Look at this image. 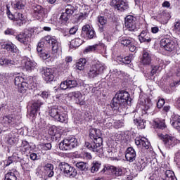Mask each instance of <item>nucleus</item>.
Instances as JSON below:
<instances>
[{
  "instance_id": "obj_55",
  "label": "nucleus",
  "mask_w": 180,
  "mask_h": 180,
  "mask_svg": "<svg viewBox=\"0 0 180 180\" xmlns=\"http://www.w3.org/2000/svg\"><path fill=\"white\" fill-rule=\"evenodd\" d=\"M16 30H14L13 28H7L4 31V34H6V36H14Z\"/></svg>"
},
{
  "instance_id": "obj_6",
  "label": "nucleus",
  "mask_w": 180,
  "mask_h": 180,
  "mask_svg": "<svg viewBox=\"0 0 180 180\" xmlns=\"http://www.w3.org/2000/svg\"><path fill=\"white\" fill-rule=\"evenodd\" d=\"M77 146H78V139L72 136L60 141L59 143V148L60 150H62V151H69V150H71L72 148H75Z\"/></svg>"
},
{
  "instance_id": "obj_8",
  "label": "nucleus",
  "mask_w": 180,
  "mask_h": 180,
  "mask_svg": "<svg viewBox=\"0 0 180 180\" xmlns=\"http://www.w3.org/2000/svg\"><path fill=\"white\" fill-rule=\"evenodd\" d=\"M36 175L45 180L53 178L54 176V165L51 163L46 164L44 166V171L37 172Z\"/></svg>"
},
{
  "instance_id": "obj_43",
  "label": "nucleus",
  "mask_w": 180,
  "mask_h": 180,
  "mask_svg": "<svg viewBox=\"0 0 180 180\" xmlns=\"http://www.w3.org/2000/svg\"><path fill=\"white\" fill-rule=\"evenodd\" d=\"M68 20H70V15L66 13H62L59 18L60 23L61 25H66V23H68Z\"/></svg>"
},
{
  "instance_id": "obj_47",
  "label": "nucleus",
  "mask_w": 180,
  "mask_h": 180,
  "mask_svg": "<svg viewBox=\"0 0 180 180\" xmlns=\"http://www.w3.org/2000/svg\"><path fill=\"white\" fill-rule=\"evenodd\" d=\"M162 70V65L161 63L160 65H152V69L150 72V75L153 77L155 74H157V72H160Z\"/></svg>"
},
{
  "instance_id": "obj_40",
  "label": "nucleus",
  "mask_w": 180,
  "mask_h": 180,
  "mask_svg": "<svg viewBox=\"0 0 180 180\" xmlns=\"http://www.w3.org/2000/svg\"><path fill=\"white\" fill-rule=\"evenodd\" d=\"M51 143H42L38 146L39 150H41L43 154L46 153V151H49V150H51Z\"/></svg>"
},
{
  "instance_id": "obj_15",
  "label": "nucleus",
  "mask_w": 180,
  "mask_h": 180,
  "mask_svg": "<svg viewBox=\"0 0 180 180\" xmlns=\"http://www.w3.org/2000/svg\"><path fill=\"white\" fill-rule=\"evenodd\" d=\"M68 98H74L77 105H85V96L81 91H72L68 94Z\"/></svg>"
},
{
  "instance_id": "obj_18",
  "label": "nucleus",
  "mask_w": 180,
  "mask_h": 180,
  "mask_svg": "<svg viewBox=\"0 0 180 180\" xmlns=\"http://www.w3.org/2000/svg\"><path fill=\"white\" fill-rule=\"evenodd\" d=\"M78 86V82L76 79H67L60 83V89L65 91L66 89H71Z\"/></svg>"
},
{
  "instance_id": "obj_53",
  "label": "nucleus",
  "mask_w": 180,
  "mask_h": 180,
  "mask_svg": "<svg viewBox=\"0 0 180 180\" xmlns=\"http://www.w3.org/2000/svg\"><path fill=\"white\" fill-rule=\"evenodd\" d=\"M21 147L22 151H29L30 150V145L27 141H22Z\"/></svg>"
},
{
  "instance_id": "obj_12",
  "label": "nucleus",
  "mask_w": 180,
  "mask_h": 180,
  "mask_svg": "<svg viewBox=\"0 0 180 180\" xmlns=\"http://www.w3.org/2000/svg\"><path fill=\"white\" fill-rule=\"evenodd\" d=\"M120 43H121L122 46L129 47V49L131 51V53H134V51L137 49V47L136 46V41L131 37H122L120 39Z\"/></svg>"
},
{
  "instance_id": "obj_11",
  "label": "nucleus",
  "mask_w": 180,
  "mask_h": 180,
  "mask_svg": "<svg viewBox=\"0 0 180 180\" xmlns=\"http://www.w3.org/2000/svg\"><path fill=\"white\" fill-rule=\"evenodd\" d=\"M45 41L52 46V51L53 54L58 53L61 50V43L58 41V39L55 36L48 35L44 37Z\"/></svg>"
},
{
  "instance_id": "obj_48",
  "label": "nucleus",
  "mask_w": 180,
  "mask_h": 180,
  "mask_svg": "<svg viewBox=\"0 0 180 180\" xmlns=\"http://www.w3.org/2000/svg\"><path fill=\"white\" fill-rule=\"evenodd\" d=\"M75 12V8L71 5H68L65 8V13H67L69 16H71Z\"/></svg>"
},
{
  "instance_id": "obj_5",
  "label": "nucleus",
  "mask_w": 180,
  "mask_h": 180,
  "mask_svg": "<svg viewBox=\"0 0 180 180\" xmlns=\"http://www.w3.org/2000/svg\"><path fill=\"white\" fill-rule=\"evenodd\" d=\"M105 70H106L105 63H103L101 61H97L90 68L87 75L89 78H96L98 75H102V74L105 72Z\"/></svg>"
},
{
  "instance_id": "obj_36",
  "label": "nucleus",
  "mask_w": 180,
  "mask_h": 180,
  "mask_svg": "<svg viewBox=\"0 0 180 180\" xmlns=\"http://www.w3.org/2000/svg\"><path fill=\"white\" fill-rule=\"evenodd\" d=\"M7 141L11 146H13V144L18 143V137H16V134L15 132H11L8 134Z\"/></svg>"
},
{
  "instance_id": "obj_1",
  "label": "nucleus",
  "mask_w": 180,
  "mask_h": 180,
  "mask_svg": "<svg viewBox=\"0 0 180 180\" xmlns=\"http://www.w3.org/2000/svg\"><path fill=\"white\" fill-rule=\"evenodd\" d=\"M89 136L91 139H94V143H89L86 142L85 143L86 148L90 151L97 153L98 154H106V152L103 151V148L102 147L103 140L102 139V137H101V136H102L101 129L95 128L91 129L89 130Z\"/></svg>"
},
{
  "instance_id": "obj_57",
  "label": "nucleus",
  "mask_w": 180,
  "mask_h": 180,
  "mask_svg": "<svg viewBox=\"0 0 180 180\" xmlns=\"http://www.w3.org/2000/svg\"><path fill=\"white\" fill-rule=\"evenodd\" d=\"M97 47H98V44L89 46L85 49L84 53H91V51H95Z\"/></svg>"
},
{
  "instance_id": "obj_31",
  "label": "nucleus",
  "mask_w": 180,
  "mask_h": 180,
  "mask_svg": "<svg viewBox=\"0 0 180 180\" xmlns=\"http://www.w3.org/2000/svg\"><path fill=\"white\" fill-rule=\"evenodd\" d=\"M171 124L174 129L180 130V116L176 114L172 115Z\"/></svg>"
},
{
  "instance_id": "obj_14",
  "label": "nucleus",
  "mask_w": 180,
  "mask_h": 180,
  "mask_svg": "<svg viewBox=\"0 0 180 180\" xmlns=\"http://www.w3.org/2000/svg\"><path fill=\"white\" fill-rule=\"evenodd\" d=\"M160 46L163 47L166 51H174L177 44L176 41L169 38H163L160 41Z\"/></svg>"
},
{
  "instance_id": "obj_44",
  "label": "nucleus",
  "mask_w": 180,
  "mask_h": 180,
  "mask_svg": "<svg viewBox=\"0 0 180 180\" xmlns=\"http://www.w3.org/2000/svg\"><path fill=\"white\" fill-rule=\"evenodd\" d=\"M86 64V59L85 58H80L79 61L77 63V68L79 71H82L85 68V65Z\"/></svg>"
},
{
  "instance_id": "obj_13",
  "label": "nucleus",
  "mask_w": 180,
  "mask_h": 180,
  "mask_svg": "<svg viewBox=\"0 0 180 180\" xmlns=\"http://www.w3.org/2000/svg\"><path fill=\"white\" fill-rule=\"evenodd\" d=\"M81 37L86 39V40H89L96 37V34L91 25H85L82 27Z\"/></svg>"
},
{
  "instance_id": "obj_60",
  "label": "nucleus",
  "mask_w": 180,
  "mask_h": 180,
  "mask_svg": "<svg viewBox=\"0 0 180 180\" xmlns=\"http://www.w3.org/2000/svg\"><path fill=\"white\" fill-rule=\"evenodd\" d=\"M165 104V100L160 98L158 100L157 103V106L159 109H161V108L163 107Z\"/></svg>"
},
{
  "instance_id": "obj_17",
  "label": "nucleus",
  "mask_w": 180,
  "mask_h": 180,
  "mask_svg": "<svg viewBox=\"0 0 180 180\" xmlns=\"http://www.w3.org/2000/svg\"><path fill=\"white\" fill-rule=\"evenodd\" d=\"M136 17L133 15H127L125 18V27L129 31V32H134L137 27H136Z\"/></svg>"
},
{
  "instance_id": "obj_29",
  "label": "nucleus",
  "mask_w": 180,
  "mask_h": 180,
  "mask_svg": "<svg viewBox=\"0 0 180 180\" xmlns=\"http://www.w3.org/2000/svg\"><path fill=\"white\" fill-rule=\"evenodd\" d=\"M164 174L162 177L159 180H176V177H175V173L172 170H163Z\"/></svg>"
},
{
  "instance_id": "obj_2",
  "label": "nucleus",
  "mask_w": 180,
  "mask_h": 180,
  "mask_svg": "<svg viewBox=\"0 0 180 180\" xmlns=\"http://www.w3.org/2000/svg\"><path fill=\"white\" fill-rule=\"evenodd\" d=\"M131 102V98H130L129 92L121 91L115 95L111 101L110 107L112 110L122 112V110H124L127 109V105H130Z\"/></svg>"
},
{
  "instance_id": "obj_42",
  "label": "nucleus",
  "mask_w": 180,
  "mask_h": 180,
  "mask_svg": "<svg viewBox=\"0 0 180 180\" xmlns=\"http://www.w3.org/2000/svg\"><path fill=\"white\" fill-rule=\"evenodd\" d=\"M155 126L158 129H160V130H164V129L167 127V125H165V120L160 119L155 120Z\"/></svg>"
},
{
  "instance_id": "obj_27",
  "label": "nucleus",
  "mask_w": 180,
  "mask_h": 180,
  "mask_svg": "<svg viewBox=\"0 0 180 180\" xmlns=\"http://www.w3.org/2000/svg\"><path fill=\"white\" fill-rule=\"evenodd\" d=\"M23 63L25 64V69L27 71H32L36 68L37 64L34 61L31 60L30 58H26L23 60Z\"/></svg>"
},
{
  "instance_id": "obj_54",
  "label": "nucleus",
  "mask_w": 180,
  "mask_h": 180,
  "mask_svg": "<svg viewBox=\"0 0 180 180\" xmlns=\"http://www.w3.org/2000/svg\"><path fill=\"white\" fill-rule=\"evenodd\" d=\"M13 8H14V9H23L25 4L21 1H16L13 4Z\"/></svg>"
},
{
  "instance_id": "obj_4",
  "label": "nucleus",
  "mask_w": 180,
  "mask_h": 180,
  "mask_svg": "<svg viewBox=\"0 0 180 180\" xmlns=\"http://www.w3.org/2000/svg\"><path fill=\"white\" fill-rule=\"evenodd\" d=\"M49 115L52 119H54L56 122L68 123V115L65 112H61L57 106L51 108L49 110Z\"/></svg>"
},
{
  "instance_id": "obj_23",
  "label": "nucleus",
  "mask_w": 180,
  "mask_h": 180,
  "mask_svg": "<svg viewBox=\"0 0 180 180\" xmlns=\"http://www.w3.org/2000/svg\"><path fill=\"white\" fill-rule=\"evenodd\" d=\"M43 105V102L37 100L34 101L31 105V111H30V116L32 117H36L37 116V112L40 110V105Z\"/></svg>"
},
{
  "instance_id": "obj_7",
  "label": "nucleus",
  "mask_w": 180,
  "mask_h": 180,
  "mask_svg": "<svg viewBox=\"0 0 180 180\" xmlns=\"http://www.w3.org/2000/svg\"><path fill=\"white\" fill-rule=\"evenodd\" d=\"M59 168L61 172L68 178H75L77 176V169L74 167H71L68 163L60 162L59 164Z\"/></svg>"
},
{
  "instance_id": "obj_39",
  "label": "nucleus",
  "mask_w": 180,
  "mask_h": 180,
  "mask_svg": "<svg viewBox=\"0 0 180 180\" xmlns=\"http://www.w3.org/2000/svg\"><path fill=\"white\" fill-rule=\"evenodd\" d=\"M113 119H112L111 117H108L106 119L103 120L101 123H103L104 129H110V127L113 126Z\"/></svg>"
},
{
  "instance_id": "obj_34",
  "label": "nucleus",
  "mask_w": 180,
  "mask_h": 180,
  "mask_svg": "<svg viewBox=\"0 0 180 180\" xmlns=\"http://www.w3.org/2000/svg\"><path fill=\"white\" fill-rule=\"evenodd\" d=\"M141 61L143 65H150V64H151V55L150 54V52L143 51Z\"/></svg>"
},
{
  "instance_id": "obj_33",
  "label": "nucleus",
  "mask_w": 180,
  "mask_h": 180,
  "mask_svg": "<svg viewBox=\"0 0 180 180\" xmlns=\"http://www.w3.org/2000/svg\"><path fill=\"white\" fill-rule=\"evenodd\" d=\"M140 103H141V109H142V110H145V112L150 110L153 106V103H151V100H150V98H146L144 101H140Z\"/></svg>"
},
{
  "instance_id": "obj_37",
  "label": "nucleus",
  "mask_w": 180,
  "mask_h": 180,
  "mask_svg": "<svg viewBox=\"0 0 180 180\" xmlns=\"http://www.w3.org/2000/svg\"><path fill=\"white\" fill-rule=\"evenodd\" d=\"M0 65H4L6 67V65H15V62L13 60L6 58L5 57L0 58Z\"/></svg>"
},
{
  "instance_id": "obj_38",
  "label": "nucleus",
  "mask_w": 180,
  "mask_h": 180,
  "mask_svg": "<svg viewBox=\"0 0 180 180\" xmlns=\"http://www.w3.org/2000/svg\"><path fill=\"white\" fill-rule=\"evenodd\" d=\"M81 44H82V39L75 38L70 41V49H77Z\"/></svg>"
},
{
  "instance_id": "obj_62",
  "label": "nucleus",
  "mask_w": 180,
  "mask_h": 180,
  "mask_svg": "<svg viewBox=\"0 0 180 180\" xmlns=\"http://www.w3.org/2000/svg\"><path fill=\"white\" fill-rule=\"evenodd\" d=\"M78 32V25H75L69 30L70 34H75Z\"/></svg>"
},
{
  "instance_id": "obj_22",
  "label": "nucleus",
  "mask_w": 180,
  "mask_h": 180,
  "mask_svg": "<svg viewBox=\"0 0 180 180\" xmlns=\"http://www.w3.org/2000/svg\"><path fill=\"white\" fill-rule=\"evenodd\" d=\"M1 123L4 127H11L16 123V119H15V115H10L4 116L1 120Z\"/></svg>"
},
{
  "instance_id": "obj_3",
  "label": "nucleus",
  "mask_w": 180,
  "mask_h": 180,
  "mask_svg": "<svg viewBox=\"0 0 180 180\" xmlns=\"http://www.w3.org/2000/svg\"><path fill=\"white\" fill-rule=\"evenodd\" d=\"M14 84L18 86V91L20 94H26L29 89H36L37 86V84L34 82V77L30 76L25 82V77L20 75L15 77Z\"/></svg>"
},
{
  "instance_id": "obj_46",
  "label": "nucleus",
  "mask_w": 180,
  "mask_h": 180,
  "mask_svg": "<svg viewBox=\"0 0 180 180\" xmlns=\"http://www.w3.org/2000/svg\"><path fill=\"white\" fill-rule=\"evenodd\" d=\"M134 122L138 129H146V121L144 120L136 119L134 120Z\"/></svg>"
},
{
  "instance_id": "obj_9",
  "label": "nucleus",
  "mask_w": 180,
  "mask_h": 180,
  "mask_svg": "<svg viewBox=\"0 0 180 180\" xmlns=\"http://www.w3.org/2000/svg\"><path fill=\"white\" fill-rule=\"evenodd\" d=\"M158 136L162 141H163L164 146L166 148H172L178 143V140L174 136H169L168 134L164 135L162 133H158Z\"/></svg>"
},
{
  "instance_id": "obj_52",
  "label": "nucleus",
  "mask_w": 180,
  "mask_h": 180,
  "mask_svg": "<svg viewBox=\"0 0 180 180\" xmlns=\"http://www.w3.org/2000/svg\"><path fill=\"white\" fill-rule=\"evenodd\" d=\"M160 16L162 20H169L171 18V15L167 11H162L160 14Z\"/></svg>"
},
{
  "instance_id": "obj_63",
  "label": "nucleus",
  "mask_w": 180,
  "mask_h": 180,
  "mask_svg": "<svg viewBox=\"0 0 180 180\" xmlns=\"http://www.w3.org/2000/svg\"><path fill=\"white\" fill-rule=\"evenodd\" d=\"M30 158L32 161H36V160H39V156H37V153H32L30 154Z\"/></svg>"
},
{
  "instance_id": "obj_41",
  "label": "nucleus",
  "mask_w": 180,
  "mask_h": 180,
  "mask_svg": "<svg viewBox=\"0 0 180 180\" xmlns=\"http://www.w3.org/2000/svg\"><path fill=\"white\" fill-rule=\"evenodd\" d=\"M101 164L98 161H93V162L91 163V172H92V174L98 172V171H99V169L101 168Z\"/></svg>"
},
{
  "instance_id": "obj_58",
  "label": "nucleus",
  "mask_w": 180,
  "mask_h": 180,
  "mask_svg": "<svg viewBox=\"0 0 180 180\" xmlns=\"http://www.w3.org/2000/svg\"><path fill=\"white\" fill-rule=\"evenodd\" d=\"M124 122L122 120H117L114 122V127L115 129H120V127H123Z\"/></svg>"
},
{
  "instance_id": "obj_56",
  "label": "nucleus",
  "mask_w": 180,
  "mask_h": 180,
  "mask_svg": "<svg viewBox=\"0 0 180 180\" xmlns=\"http://www.w3.org/2000/svg\"><path fill=\"white\" fill-rule=\"evenodd\" d=\"M98 21L101 25V26H105L108 23V19L103 16H99L98 18Z\"/></svg>"
},
{
  "instance_id": "obj_61",
  "label": "nucleus",
  "mask_w": 180,
  "mask_h": 180,
  "mask_svg": "<svg viewBox=\"0 0 180 180\" xmlns=\"http://www.w3.org/2000/svg\"><path fill=\"white\" fill-rule=\"evenodd\" d=\"M7 16L8 18V19H10L11 20H13L15 22V14H12V13H11V11H9V8L7 7Z\"/></svg>"
},
{
  "instance_id": "obj_26",
  "label": "nucleus",
  "mask_w": 180,
  "mask_h": 180,
  "mask_svg": "<svg viewBox=\"0 0 180 180\" xmlns=\"http://www.w3.org/2000/svg\"><path fill=\"white\" fill-rule=\"evenodd\" d=\"M1 49L7 50V51H11V53H18V48L16 45L13 44L11 41L4 42L1 45Z\"/></svg>"
},
{
  "instance_id": "obj_51",
  "label": "nucleus",
  "mask_w": 180,
  "mask_h": 180,
  "mask_svg": "<svg viewBox=\"0 0 180 180\" xmlns=\"http://www.w3.org/2000/svg\"><path fill=\"white\" fill-rule=\"evenodd\" d=\"M50 96V91H41L38 94L37 98L40 99L42 98L43 99H47Z\"/></svg>"
},
{
  "instance_id": "obj_64",
  "label": "nucleus",
  "mask_w": 180,
  "mask_h": 180,
  "mask_svg": "<svg viewBox=\"0 0 180 180\" xmlns=\"http://www.w3.org/2000/svg\"><path fill=\"white\" fill-rule=\"evenodd\" d=\"M11 158L13 160L18 161V160L20 159V155L18 153H13V155Z\"/></svg>"
},
{
  "instance_id": "obj_20",
  "label": "nucleus",
  "mask_w": 180,
  "mask_h": 180,
  "mask_svg": "<svg viewBox=\"0 0 180 180\" xmlns=\"http://www.w3.org/2000/svg\"><path fill=\"white\" fill-rule=\"evenodd\" d=\"M33 11L36 19L41 20L43 18L46 17V12H47V10L43 8V6L40 5L34 6Z\"/></svg>"
},
{
  "instance_id": "obj_24",
  "label": "nucleus",
  "mask_w": 180,
  "mask_h": 180,
  "mask_svg": "<svg viewBox=\"0 0 180 180\" xmlns=\"http://www.w3.org/2000/svg\"><path fill=\"white\" fill-rule=\"evenodd\" d=\"M136 157L137 155L136 154V150L133 147L127 148L126 153H125V158L127 161L129 162H133L136 160Z\"/></svg>"
},
{
  "instance_id": "obj_21",
  "label": "nucleus",
  "mask_w": 180,
  "mask_h": 180,
  "mask_svg": "<svg viewBox=\"0 0 180 180\" xmlns=\"http://www.w3.org/2000/svg\"><path fill=\"white\" fill-rule=\"evenodd\" d=\"M147 166V158L142 156L137 159L134 164V168L136 171H143L144 168Z\"/></svg>"
},
{
  "instance_id": "obj_16",
  "label": "nucleus",
  "mask_w": 180,
  "mask_h": 180,
  "mask_svg": "<svg viewBox=\"0 0 180 180\" xmlns=\"http://www.w3.org/2000/svg\"><path fill=\"white\" fill-rule=\"evenodd\" d=\"M110 5L115 8V9L120 11V12H124V11L129 9V3L125 2L123 0H112Z\"/></svg>"
},
{
  "instance_id": "obj_25",
  "label": "nucleus",
  "mask_w": 180,
  "mask_h": 180,
  "mask_svg": "<svg viewBox=\"0 0 180 180\" xmlns=\"http://www.w3.org/2000/svg\"><path fill=\"white\" fill-rule=\"evenodd\" d=\"M135 144L139 146V147L146 148V150L150 148V142H148V139L146 137L136 138Z\"/></svg>"
},
{
  "instance_id": "obj_32",
  "label": "nucleus",
  "mask_w": 180,
  "mask_h": 180,
  "mask_svg": "<svg viewBox=\"0 0 180 180\" xmlns=\"http://www.w3.org/2000/svg\"><path fill=\"white\" fill-rule=\"evenodd\" d=\"M15 22L16 25L18 26H22L25 22H26V15L20 13H15Z\"/></svg>"
},
{
  "instance_id": "obj_28",
  "label": "nucleus",
  "mask_w": 180,
  "mask_h": 180,
  "mask_svg": "<svg viewBox=\"0 0 180 180\" xmlns=\"http://www.w3.org/2000/svg\"><path fill=\"white\" fill-rule=\"evenodd\" d=\"M16 40L19 41L20 43H22L25 46H27L29 44V40H30V38L27 34L25 33H21L20 34H18L15 37Z\"/></svg>"
},
{
  "instance_id": "obj_50",
  "label": "nucleus",
  "mask_w": 180,
  "mask_h": 180,
  "mask_svg": "<svg viewBox=\"0 0 180 180\" xmlns=\"http://www.w3.org/2000/svg\"><path fill=\"white\" fill-rule=\"evenodd\" d=\"M48 133L50 136H56V134H57V127L49 125Z\"/></svg>"
},
{
  "instance_id": "obj_10",
  "label": "nucleus",
  "mask_w": 180,
  "mask_h": 180,
  "mask_svg": "<svg viewBox=\"0 0 180 180\" xmlns=\"http://www.w3.org/2000/svg\"><path fill=\"white\" fill-rule=\"evenodd\" d=\"M106 169H110L111 171L112 174L115 175V176H122V175H125L127 177V179L131 180L133 179V176L129 175L130 174V172H127L126 169L123 167H116L114 166H107Z\"/></svg>"
},
{
  "instance_id": "obj_19",
  "label": "nucleus",
  "mask_w": 180,
  "mask_h": 180,
  "mask_svg": "<svg viewBox=\"0 0 180 180\" xmlns=\"http://www.w3.org/2000/svg\"><path fill=\"white\" fill-rule=\"evenodd\" d=\"M42 78L46 82H51L54 80V70L49 68H44L42 70Z\"/></svg>"
},
{
  "instance_id": "obj_45",
  "label": "nucleus",
  "mask_w": 180,
  "mask_h": 180,
  "mask_svg": "<svg viewBox=\"0 0 180 180\" xmlns=\"http://www.w3.org/2000/svg\"><path fill=\"white\" fill-rule=\"evenodd\" d=\"M5 180H18V177H16V172L13 170V172H9L6 174Z\"/></svg>"
},
{
  "instance_id": "obj_59",
  "label": "nucleus",
  "mask_w": 180,
  "mask_h": 180,
  "mask_svg": "<svg viewBox=\"0 0 180 180\" xmlns=\"http://www.w3.org/2000/svg\"><path fill=\"white\" fill-rule=\"evenodd\" d=\"M131 60H133V56H126L124 58V63L123 64H130L131 63Z\"/></svg>"
},
{
  "instance_id": "obj_30",
  "label": "nucleus",
  "mask_w": 180,
  "mask_h": 180,
  "mask_svg": "<svg viewBox=\"0 0 180 180\" xmlns=\"http://www.w3.org/2000/svg\"><path fill=\"white\" fill-rule=\"evenodd\" d=\"M139 39L141 43H150L151 41V37L147 31H142Z\"/></svg>"
},
{
  "instance_id": "obj_49",
  "label": "nucleus",
  "mask_w": 180,
  "mask_h": 180,
  "mask_svg": "<svg viewBox=\"0 0 180 180\" xmlns=\"http://www.w3.org/2000/svg\"><path fill=\"white\" fill-rule=\"evenodd\" d=\"M76 167L78 169H80V171H86L88 169L86 168V163L84 162H79L76 163Z\"/></svg>"
},
{
  "instance_id": "obj_35",
  "label": "nucleus",
  "mask_w": 180,
  "mask_h": 180,
  "mask_svg": "<svg viewBox=\"0 0 180 180\" xmlns=\"http://www.w3.org/2000/svg\"><path fill=\"white\" fill-rule=\"evenodd\" d=\"M80 15L78 17L79 20H84V19H86L88 18V15H89V9L88 6H82L81 8Z\"/></svg>"
}]
</instances>
